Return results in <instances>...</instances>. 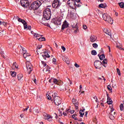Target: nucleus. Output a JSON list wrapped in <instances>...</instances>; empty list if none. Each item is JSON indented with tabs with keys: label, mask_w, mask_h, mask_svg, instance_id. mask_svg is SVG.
<instances>
[{
	"label": "nucleus",
	"mask_w": 124,
	"mask_h": 124,
	"mask_svg": "<svg viewBox=\"0 0 124 124\" xmlns=\"http://www.w3.org/2000/svg\"><path fill=\"white\" fill-rule=\"evenodd\" d=\"M80 1V0H68L67 1V3L70 7L68 10V14H70V15H73L74 14L75 9H76L75 5L76 4V2L77 3H79Z\"/></svg>",
	"instance_id": "nucleus-1"
},
{
	"label": "nucleus",
	"mask_w": 124,
	"mask_h": 124,
	"mask_svg": "<svg viewBox=\"0 0 124 124\" xmlns=\"http://www.w3.org/2000/svg\"><path fill=\"white\" fill-rule=\"evenodd\" d=\"M51 18V10L49 8L46 9L44 11V18H43L40 22L45 26H48L47 20H50Z\"/></svg>",
	"instance_id": "nucleus-2"
},
{
	"label": "nucleus",
	"mask_w": 124,
	"mask_h": 124,
	"mask_svg": "<svg viewBox=\"0 0 124 124\" xmlns=\"http://www.w3.org/2000/svg\"><path fill=\"white\" fill-rule=\"evenodd\" d=\"M41 4H42V2L39 0H36L32 3L31 7L33 10H36V9H38V8H39L41 6Z\"/></svg>",
	"instance_id": "nucleus-3"
},
{
	"label": "nucleus",
	"mask_w": 124,
	"mask_h": 124,
	"mask_svg": "<svg viewBox=\"0 0 124 124\" xmlns=\"http://www.w3.org/2000/svg\"><path fill=\"white\" fill-rule=\"evenodd\" d=\"M103 18L104 21H106L107 23H109V24L111 25L113 24V19H112L110 16L108 15L107 14H104L103 15Z\"/></svg>",
	"instance_id": "nucleus-4"
},
{
	"label": "nucleus",
	"mask_w": 124,
	"mask_h": 124,
	"mask_svg": "<svg viewBox=\"0 0 124 124\" xmlns=\"http://www.w3.org/2000/svg\"><path fill=\"white\" fill-rule=\"evenodd\" d=\"M62 5V2L59 0H54L52 2V7L55 9H59Z\"/></svg>",
	"instance_id": "nucleus-5"
},
{
	"label": "nucleus",
	"mask_w": 124,
	"mask_h": 124,
	"mask_svg": "<svg viewBox=\"0 0 124 124\" xmlns=\"http://www.w3.org/2000/svg\"><path fill=\"white\" fill-rule=\"evenodd\" d=\"M53 99L55 104L57 106L62 104V99L59 96L55 95Z\"/></svg>",
	"instance_id": "nucleus-6"
},
{
	"label": "nucleus",
	"mask_w": 124,
	"mask_h": 124,
	"mask_svg": "<svg viewBox=\"0 0 124 124\" xmlns=\"http://www.w3.org/2000/svg\"><path fill=\"white\" fill-rule=\"evenodd\" d=\"M101 64H102V63L98 60H96L94 62V66L96 69H100V68H101Z\"/></svg>",
	"instance_id": "nucleus-7"
},
{
	"label": "nucleus",
	"mask_w": 124,
	"mask_h": 124,
	"mask_svg": "<svg viewBox=\"0 0 124 124\" xmlns=\"http://www.w3.org/2000/svg\"><path fill=\"white\" fill-rule=\"evenodd\" d=\"M26 68L29 74H31V72L32 71V66L31 65V64L30 63V62H26Z\"/></svg>",
	"instance_id": "nucleus-8"
},
{
	"label": "nucleus",
	"mask_w": 124,
	"mask_h": 124,
	"mask_svg": "<svg viewBox=\"0 0 124 124\" xmlns=\"http://www.w3.org/2000/svg\"><path fill=\"white\" fill-rule=\"evenodd\" d=\"M20 3L23 7L29 6V1L28 0H20Z\"/></svg>",
	"instance_id": "nucleus-9"
},
{
	"label": "nucleus",
	"mask_w": 124,
	"mask_h": 124,
	"mask_svg": "<svg viewBox=\"0 0 124 124\" xmlns=\"http://www.w3.org/2000/svg\"><path fill=\"white\" fill-rule=\"evenodd\" d=\"M18 21L20 23H22V24H23L24 30H27V29H28V25L27 24V22H26V21L21 19L20 18H18Z\"/></svg>",
	"instance_id": "nucleus-10"
},
{
	"label": "nucleus",
	"mask_w": 124,
	"mask_h": 124,
	"mask_svg": "<svg viewBox=\"0 0 124 124\" xmlns=\"http://www.w3.org/2000/svg\"><path fill=\"white\" fill-rule=\"evenodd\" d=\"M55 25H57V26H60L62 25V17H57L55 19L54 21Z\"/></svg>",
	"instance_id": "nucleus-11"
},
{
	"label": "nucleus",
	"mask_w": 124,
	"mask_h": 124,
	"mask_svg": "<svg viewBox=\"0 0 124 124\" xmlns=\"http://www.w3.org/2000/svg\"><path fill=\"white\" fill-rule=\"evenodd\" d=\"M113 106L110 108V113H109V117L110 120H114L115 119V116L113 115V111H114Z\"/></svg>",
	"instance_id": "nucleus-12"
},
{
	"label": "nucleus",
	"mask_w": 124,
	"mask_h": 124,
	"mask_svg": "<svg viewBox=\"0 0 124 124\" xmlns=\"http://www.w3.org/2000/svg\"><path fill=\"white\" fill-rule=\"evenodd\" d=\"M68 26H69V24H68V22L66 20H65L62 25V30H63L64 29L68 28Z\"/></svg>",
	"instance_id": "nucleus-13"
},
{
	"label": "nucleus",
	"mask_w": 124,
	"mask_h": 124,
	"mask_svg": "<svg viewBox=\"0 0 124 124\" xmlns=\"http://www.w3.org/2000/svg\"><path fill=\"white\" fill-rule=\"evenodd\" d=\"M91 42H95L96 41V39H97V37L96 36L94 35H91L90 37Z\"/></svg>",
	"instance_id": "nucleus-14"
},
{
	"label": "nucleus",
	"mask_w": 124,
	"mask_h": 124,
	"mask_svg": "<svg viewBox=\"0 0 124 124\" xmlns=\"http://www.w3.org/2000/svg\"><path fill=\"white\" fill-rule=\"evenodd\" d=\"M45 120H46L48 121V122H52V119H53V116L49 115V114H46L45 117Z\"/></svg>",
	"instance_id": "nucleus-15"
},
{
	"label": "nucleus",
	"mask_w": 124,
	"mask_h": 124,
	"mask_svg": "<svg viewBox=\"0 0 124 124\" xmlns=\"http://www.w3.org/2000/svg\"><path fill=\"white\" fill-rule=\"evenodd\" d=\"M31 34H33L35 38H38V37H42L43 36L42 35H40L39 34L34 32L33 31H31Z\"/></svg>",
	"instance_id": "nucleus-16"
},
{
	"label": "nucleus",
	"mask_w": 124,
	"mask_h": 124,
	"mask_svg": "<svg viewBox=\"0 0 124 124\" xmlns=\"http://www.w3.org/2000/svg\"><path fill=\"white\" fill-rule=\"evenodd\" d=\"M72 101L73 104L75 105L76 109H78V107L79 106L78 101L75 100V99H73Z\"/></svg>",
	"instance_id": "nucleus-17"
},
{
	"label": "nucleus",
	"mask_w": 124,
	"mask_h": 124,
	"mask_svg": "<svg viewBox=\"0 0 124 124\" xmlns=\"http://www.w3.org/2000/svg\"><path fill=\"white\" fill-rule=\"evenodd\" d=\"M62 60L64 62H65L67 63V64H69L70 63V61H69V58L67 57L63 56L62 57Z\"/></svg>",
	"instance_id": "nucleus-18"
},
{
	"label": "nucleus",
	"mask_w": 124,
	"mask_h": 124,
	"mask_svg": "<svg viewBox=\"0 0 124 124\" xmlns=\"http://www.w3.org/2000/svg\"><path fill=\"white\" fill-rule=\"evenodd\" d=\"M107 103L108 104L110 105L112 104L113 103V101H112V99L110 97H109V94H107Z\"/></svg>",
	"instance_id": "nucleus-19"
},
{
	"label": "nucleus",
	"mask_w": 124,
	"mask_h": 124,
	"mask_svg": "<svg viewBox=\"0 0 124 124\" xmlns=\"http://www.w3.org/2000/svg\"><path fill=\"white\" fill-rule=\"evenodd\" d=\"M42 56L43 59H44L45 60H46V58H50V55H49V54L46 52H44Z\"/></svg>",
	"instance_id": "nucleus-20"
},
{
	"label": "nucleus",
	"mask_w": 124,
	"mask_h": 124,
	"mask_svg": "<svg viewBox=\"0 0 124 124\" xmlns=\"http://www.w3.org/2000/svg\"><path fill=\"white\" fill-rule=\"evenodd\" d=\"M79 114H80V117H81L82 118L83 116L85 115V109H83L82 110H80L79 111Z\"/></svg>",
	"instance_id": "nucleus-21"
},
{
	"label": "nucleus",
	"mask_w": 124,
	"mask_h": 124,
	"mask_svg": "<svg viewBox=\"0 0 124 124\" xmlns=\"http://www.w3.org/2000/svg\"><path fill=\"white\" fill-rule=\"evenodd\" d=\"M98 56L99 57L100 61H103V60H104V59H105V55H104V54H103L101 55L98 54Z\"/></svg>",
	"instance_id": "nucleus-22"
},
{
	"label": "nucleus",
	"mask_w": 124,
	"mask_h": 124,
	"mask_svg": "<svg viewBox=\"0 0 124 124\" xmlns=\"http://www.w3.org/2000/svg\"><path fill=\"white\" fill-rule=\"evenodd\" d=\"M106 6H107L106 4H100L99 5V7H100V8H106Z\"/></svg>",
	"instance_id": "nucleus-23"
},
{
	"label": "nucleus",
	"mask_w": 124,
	"mask_h": 124,
	"mask_svg": "<svg viewBox=\"0 0 124 124\" xmlns=\"http://www.w3.org/2000/svg\"><path fill=\"white\" fill-rule=\"evenodd\" d=\"M73 28L74 29H76V30H75L74 32H75V33H77V32H78V26H77V24H76L75 26H73Z\"/></svg>",
	"instance_id": "nucleus-24"
},
{
	"label": "nucleus",
	"mask_w": 124,
	"mask_h": 124,
	"mask_svg": "<svg viewBox=\"0 0 124 124\" xmlns=\"http://www.w3.org/2000/svg\"><path fill=\"white\" fill-rule=\"evenodd\" d=\"M53 83H54V84L57 85L58 84H59V80H58V79H57V78H53Z\"/></svg>",
	"instance_id": "nucleus-25"
},
{
	"label": "nucleus",
	"mask_w": 124,
	"mask_h": 124,
	"mask_svg": "<svg viewBox=\"0 0 124 124\" xmlns=\"http://www.w3.org/2000/svg\"><path fill=\"white\" fill-rule=\"evenodd\" d=\"M23 77V74H19L17 75V78L19 81H20V80H21V79H22Z\"/></svg>",
	"instance_id": "nucleus-26"
},
{
	"label": "nucleus",
	"mask_w": 124,
	"mask_h": 124,
	"mask_svg": "<svg viewBox=\"0 0 124 124\" xmlns=\"http://www.w3.org/2000/svg\"><path fill=\"white\" fill-rule=\"evenodd\" d=\"M121 8H124V3L123 2L118 3Z\"/></svg>",
	"instance_id": "nucleus-27"
},
{
	"label": "nucleus",
	"mask_w": 124,
	"mask_h": 124,
	"mask_svg": "<svg viewBox=\"0 0 124 124\" xmlns=\"http://www.w3.org/2000/svg\"><path fill=\"white\" fill-rule=\"evenodd\" d=\"M107 88H108V91H110V93H113L112 88H111V86L110 85H108V86Z\"/></svg>",
	"instance_id": "nucleus-28"
},
{
	"label": "nucleus",
	"mask_w": 124,
	"mask_h": 124,
	"mask_svg": "<svg viewBox=\"0 0 124 124\" xmlns=\"http://www.w3.org/2000/svg\"><path fill=\"white\" fill-rule=\"evenodd\" d=\"M0 54L1 55V57H3V58H4V59H5V58H6V56H5V54H4V52H3V51H1L0 52Z\"/></svg>",
	"instance_id": "nucleus-29"
},
{
	"label": "nucleus",
	"mask_w": 124,
	"mask_h": 124,
	"mask_svg": "<svg viewBox=\"0 0 124 124\" xmlns=\"http://www.w3.org/2000/svg\"><path fill=\"white\" fill-rule=\"evenodd\" d=\"M13 67H14V68H18V64H17V63L14 62L13 64Z\"/></svg>",
	"instance_id": "nucleus-30"
},
{
	"label": "nucleus",
	"mask_w": 124,
	"mask_h": 124,
	"mask_svg": "<svg viewBox=\"0 0 124 124\" xmlns=\"http://www.w3.org/2000/svg\"><path fill=\"white\" fill-rule=\"evenodd\" d=\"M41 48H42V45H39L37 47V52L38 53V52H39V50H40V49H41Z\"/></svg>",
	"instance_id": "nucleus-31"
},
{
	"label": "nucleus",
	"mask_w": 124,
	"mask_h": 124,
	"mask_svg": "<svg viewBox=\"0 0 124 124\" xmlns=\"http://www.w3.org/2000/svg\"><path fill=\"white\" fill-rule=\"evenodd\" d=\"M31 55H29L27 52H24V53H23V57L25 59H27V57H29Z\"/></svg>",
	"instance_id": "nucleus-32"
},
{
	"label": "nucleus",
	"mask_w": 124,
	"mask_h": 124,
	"mask_svg": "<svg viewBox=\"0 0 124 124\" xmlns=\"http://www.w3.org/2000/svg\"><path fill=\"white\" fill-rule=\"evenodd\" d=\"M91 54L92 55H93V56H95L96 55V54H97V52H96V51L93 50H92L91 51Z\"/></svg>",
	"instance_id": "nucleus-33"
},
{
	"label": "nucleus",
	"mask_w": 124,
	"mask_h": 124,
	"mask_svg": "<svg viewBox=\"0 0 124 124\" xmlns=\"http://www.w3.org/2000/svg\"><path fill=\"white\" fill-rule=\"evenodd\" d=\"M39 41H45L46 39H45V37H40L38 38Z\"/></svg>",
	"instance_id": "nucleus-34"
},
{
	"label": "nucleus",
	"mask_w": 124,
	"mask_h": 124,
	"mask_svg": "<svg viewBox=\"0 0 124 124\" xmlns=\"http://www.w3.org/2000/svg\"><path fill=\"white\" fill-rule=\"evenodd\" d=\"M46 98L47 99H48V100H51V99H52V97H51V96H50L49 95V94H46Z\"/></svg>",
	"instance_id": "nucleus-35"
},
{
	"label": "nucleus",
	"mask_w": 124,
	"mask_h": 124,
	"mask_svg": "<svg viewBox=\"0 0 124 124\" xmlns=\"http://www.w3.org/2000/svg\"><path fill=\"white\" fill-rule=\"evenodd\" d=\"M93 48H96L97 47H98V45L96 43H93Z\"/></svg>",
	"instance_id": "nucleus-36"
},
{
	"label": "nucleus",
	"mask_w": 124,
	"mask_h": 124,
	"mask_svg": "<svg viewBox=\"0 0 124 124\" xmlns=\"http://www.w3.org/2000/svg\"><path fill=\"white\" fill-rule=\"evenodd\" d=\"M20 47L23 51V54L25 53H27V50H26V48L23 47L22 46H20Z\"/></svg>",
	"instance_id": "nucleus-37"
},
{
	"label": "nucleus",
	"mask_w": 124,
	"mask_h": 124,
	"mask_svg": "<svg viewBox=\"0 0 124 124\" xmlns=\"http://www.w3.org/2000/svg\"><path fill=\"white\" fill-rule=\"evenodd\" d=\"M120 108L121 111H123V110H124V105L123 104H121L120 105Z\"/></svg>",
	"instance_id": "nucleus-38"
},
{
	"label": "nucleus",
	"mask_w": 124,
	"mask_h": 124,
	"mask_svg": "<svg viewBox=\"0 0 124 124\" xmlns=\"http://www.w3.org/2000/svg\"><path fill=\"white\" fill-rule=\"evenodd\" d=\"M16 74H17V73L16 72H13L12 73V77H15V76H16Z\"/></svg>",
	"instance_id": "nucleus-39"
},
{
	"label": "nucleus",
	"mask_w": 124,
	"mask_h": 124,
	"mask_svg": "<svg viewBox=\"0 0 124 124\" xmlns=\"http://www.w3.org/2000/svg\"><path fill=\"white\" fill-rule=\"evenodd\" d=\"M108 62L107 61V59H105V60H104L103 61V64H107V62Z\"/></svg>",
	"instance_id": "nucleus-40"
},
{
	"label": "nucleus",
	"mask_w": 124,
	"mask_h": 124,
	"mask_svg": "<svg viewBox=\"0 0 124 124\" xmlns=\"http://www.w3.org/2000/svg\"><path fill=\"white\" fill-rule=\"evenodd\" d=\"M116 70H117V73H118V75L119 76H121V71H120V69H119V68H117Z\"/></svg>",
	"instance_id": "nucleus-41"
},
{
	"label": "nucleus",
	"mask_w": 124,
	"mask_h": 124,
	"mask_svg": "<svg viewBox=\"0 0 124 124\" xmlns=\"http://www.w3.org/2000/svg\"><path fill=\"white\" fill-rule=\"evenodd\" d=\"M103 31H104V32H105L106 34L109 31V30H108V29H105V28L103 29Z\"/></svg>",
	"instance_id": "nucleus-42"
},
{
	"label": "nucleus",
	"mask_w": 124,
	"mask_h": 124,
	"mask_svg": "<svg viewBox=\"0 0 124 124\" xmlns=\"http://www.w3.org/2000/svg\"><path fill=\"white\" fill-rule=\"evenodd\" d=\"M56 62H57V59H56L55 58H53L52 59V63H54V64H56Z\"/></svg>",
	"instance_id": "nucleus-43"
},
{
	"label": "nucleus",
	"mask_w": 124,
	"mask_h": 124,
	"mask_svg": "<svg viewBox=\"0 0 124 124\" xmlns=\"http://www.w3.org/2000/svg\"><path fill=\"white\" fill-rule=\"evenodd\" d=\"M60 11L62 13L64 12V8L63 7H62H62H60Z\"/></svg>",
	"instance_id": "nucleus-44"
},
{
	"label": "nucleus",
	"mask_w": 124,
	"mask_h": 124,
	"mask_svg": "<svg viewBox=\"0 0 124 124\" xmlns=\"http://www.w3.org/2000/svg\"><path fill=\"white\" fill-rule=\"evenodd\" d=\"M42 63L44 67H45V66H46V65H47V64L43 61H42Z\"/></svg>",
	"instance_id": "nucleus-45"
},
{
	"label": "nucleus",
	"mask_w": 124,
	"mask_h": 124,
	"mask_svg": "<svg viewBox=\"0 0 124 124\" xmlns=\"http://www.w3.org/2000/svg\"><path fill=\"white\" fill-rule=\"evenodd\" d=\"M77 6H78V7H80V6H81V5L80 4H77L76 2V4H75L74 7H76V8Z\"/></svg>",
	"instance_id": "nucleus-46"
},
{
	"label": "nucleus",
	"mask_w": 124,
	"mask_h": 124,
	"mask_svg": "<svg viewBox=\"0 0 124 124\" xmlns=\"http://www.w3.org/2000/svg\"><path fill=\"white\" fill-rule=\"evenodd\" d=\"M116 47H117V48H118V49H120V50H124V48H122V47H121L118 45L116 46Z\"/></svg>",
	"instance_id": "nucleus-47"
},
{
	"label": "nucleus",
	"mask_w": 124,
	"mask_h": 124,
	"mask_svg": "<svg viewBox=\"0 0 124 124\" xmlns=\"http://www.w3.org/2000/svg\"><path fill=\"white\" fill-rule=\"evenodd\" d=\"M107 34H108V35H109V36H110V37L111 36H112V34H111V32L109 31L107 33Z\"/></svg>",
	"instance_id": "nucleus-48"
},
{
	"label": "nucleus",
	"mask_w": 124,
	"mask_h": 124,
	"mask_svg": "<svg viewBox=\"0 0 124 124\" xmlns=\"http://www.w3.org/2000/svg\"><path fill=\"white\" fill-rule=\"evenodd\" d=\"M76 115L73 114L72 115V118L74 119V120H77V117H76Z\"/></svg>",
	"instance_id": "nucleus-49"
},
{
	"label": "nucleus",
	"mask_w": 124,
	"mask_h": 124,
	"mask_svg": "<svg viewBox=\"0 0 124 124\" xmlns=\"http://www.w3.org/2000/svg\"><path fill=\"white\" fill-rule=\"evenodd\" d=\"M53 78H51L48 80L49 83H53Z\"/></svg>",
	"instance_id": "nucleus-50"
},
{
	"label": "nucleus",
	"mask_w": 124,
	"mask_h": 124,
	"mask_svg": "<svg viewBox=\"0 0 124 124\" xmlns=\"http://www.w3.org/2000/svg\"><path fill=\"white\" fill-rule=\"evenodd\" d=\"M61 48H62V50H63V52H64L65 51L66 49H65V47L64 46H61Z\"/></svg>",
	"instance_id": "nucleus-51"
},
{
	"label": "nucleus",
	"mask_w": 124,
	"mask_h": 124,
	"mask_svg": "<svg viewBox=\"0 0 124 124\" xmlns=\"http://www.w3.org/2000/svg\"><path fill=\"white\" fill-rule=\"evenodd\" d=\"M29 106H28L26 108L23 109V112H25V111H28V110L29 109Z\"/></svg>",
	"instance_id": "nucleus-52"
},
{
	"label": "nucleus",
	"mask_w": 124,
	"mask_h": 124,
	"mask_svg": "<svg viewBox=\"0 0 124 124\" xmlns=\"http://www.w3.org/2000/svg\"><path fill=\"white\" fill-rule=\"evenodd\" d=\"M87 29H88V27L86 25H83V30H87Z\"/></svg>",
	"instance_id": "nucleus-53"
},
{
	"label": "nucleus",
	"mask_w": 124,
	"mask_h": 124,
	"mask_svg": "<svg viewBox=\"0 0 124 124\" xmlns=\"http://www.w3.org/2000/svg\"><path fill=\"white\" fill-rule=\"evenodd\" d=\"M75 66H76V67H77V68L80 67V66H79V65L77 64V63H75Z\"/></svg>",
	"instance_id": "nucleus-54"
},
{
	"label": "nucleus",
	"mask_w": 124,
	"mask_h": 124,
	"mask_svg": "<svg viewBox=\"0 0 124 124\" xmlns=\"http://www.w3.org/2000/svg\"><path fill=\"white\" fill-rule=\"evenodd\" d=\"M2 25H3V26H4V27H6V25H7V23L6 22H3Z\"/></svg>",
	"instance_id": "nucleus-55"
},
{
	"label": "nucleus",
	"mask_w": 124,
	"mask_h": 124,
	"mask_svg": "<svg viewBox=\"0 0 124 124\" xmlns=\"http://www.w3.org/2000/svg\"><path fill=\"white\" fill-rule=\"evenodd\" d=\"M27 29H28V30H31V26H27Z\"/></svg>",
	"instance_id": "nucleus-56"
},
{
	"label": "nucleus",
	"mask_w": 124,
	"mask_h": 124,
	"mask_svg": "<svg viewBox=\"0 0 124 124\" xmlns=\"http://www.w3.org/2000/svg\"><path fill=\"white\" fill-rule=\"evenodd\" d=\"M88 111H86L85 112V117H86V118H87V117H88Z\"/></svg>",
	"instance_id": "nucleus-57"
},
{
	"label": "nucleus",
	"mask_w": 124,
	"mask_h": 124,
	"mask_svg": "<svg viewBox=\"0 0 124 124\" xmlns=\"http://www.w3.org/2000/svg\"><path fill=\"white\" fill-rule=\"evenodd\" d=\"M75 111L74 110H70L71 114H74Z\"/></svg>",
	"instance_id": "nucleus-58"
},
{
	"label": "nucleus",
	"mask_w": 124,
	"mask_h": 124,
	"mask_svg": "<svg viewBox=\"0 0 124 124\" xmlns=\"http://www.w3.org/2000/svg\"><path fill=\"white\" fill-rule=\"evenodd\" d=\"M79 89H80V91H79V93H80L81 92V90H82V85L79 86Z\"/></svg>",
	"instance_id": "nucleus-59"
},
{
	"label": "nucleus",
	"mask_w": 124,
	"mask_h": 124,
	"mask_svg": "<svg viewBox=\"0 0 124 124\" xmlns=\"http://www.w3.org/2000/svg\"><path fill=\"white\" fill-rule=\"evenodd\" d=\"M48 0H41L42 3H43L45 1H47Z\"/></svg>",
	"instance_id": "nucleus-60"
},
{
	"label": "nucleus",
	"mask_w": 124,
	"mask_h": 124,
	"mask_svg": "<svg viewBox=\"0 0 124 124\" xmlns=\"http://www.w3.org/2000/svg\"><path fill=\"white\" fill-rule=\"evenodd\" d=\"M33 81L34 83H35V84H37V83H36V79H33Z\"/></svg>",
	"instance_id": "nucleus-61"
},
{
	"label": "nucleus",
	"mask_w": 124,
	"mask_h": 124,
	"mask_svg": "<svg viewBox=\"0 0 124 124\" xmlns=\"http://www.w3.org/2000/svg\"><path fill=\"white\" fill-rule=\"evenodd\" d=\"M63 115H64V116H66L67 115V113L66 112H63Z\"/></svg>",
	"instance_id": "nucleus-62"
},
{
	"label": "nucleus",
	"mask_w": 124,
	"mask_h": 124,
	"mask_svg": "<svg viewBox=\"0 0 124 124\" xmlns=\"http://www.w3.org/2000/svg\"><path fill=\"white\" fill-rule=\"evenodd\" d=\"M103 66H104V67H107V64H103Z\"/></svg>",
	"instance_id": "nucleus-63"
},
{
	"label": "nucleus",
	"mask_w": 124,
	"mask_h": 124,
	"mask_svg": "<svg viewBox=\"0 0 124 124\" xmlns=\"http://www.w3.org/2000/svg\"><path fill=\"white\" fill-rule=\"evenodd\" d=\"M20 117L21 118H24V114H21L20 115Z\"/></svg>",
	"instance_id": "nucleus-64"
}]
</instances>
